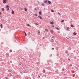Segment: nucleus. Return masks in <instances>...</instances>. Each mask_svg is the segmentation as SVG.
<instances>
[{
  "instance_id": "obj_1",
  "label": "nucleus",
  "mask_w": 79,
  "mask_h": 79,
  "mask_svg": "<svg viewBox=\"0 0 79 79\" xmlns=\"http://www.w3.org/2000/svg\"><path fill=\"white\" fill-rule=\"evenodd\" d=\"M6 8H7V10H9V6H8V5H7V6H6Z\"/></svg>"
},
{
  "instance_id": "obj_32",
  "label": "nucleus",
  "mask_w": 79,
  "mask_h": 79,
  "mask_svg": "<svg viewBox=\"0 0 79 79\" xmlns=\"http://www.w3.org/2000/svg\"><path fill=\"white\" fill-rule=\"evenodd\" d=\"M38 3L39 5H40V2H38Z\"/></svg>"
},
{
  "instance_id": "obj_35",
  "label": "nucleus",
  "mask_w": 79,
  "mask_h": 79,
  "mask_svg": "<svg viewBox=\"0 0 79 79\" xmlns=\"http://www.w3.org/2000/svg\"><path fill=\"white\" fill-rule=\"evenodd\" d=\"M0 15H2V12H0Z\"/></svg>"
},
{
  "instance_id": "obj_34",
  "label": "nucleus",
  "mask_w": 79,
  "mask_h": 79,
  "mask_svg": "<svg viewBox=\"0 0 79 79\" xmlns=\"http://www.w3.org/2000/svg\"><path fill=\"white\" fill-rule=\"evenodd\" d=\"M8 71L9 72V73H10V70H9Z\"/></svg>"
},
{
  "instance_id": "obj_39",
  "label": "nucleus",
  "mask_w": 79,
  "mask_h": 79,
  "mask_svg": "<svg viewBox=\"0 0 79 79\" xmlns=\"http://www.w3.org/2000/svg\"><path fill=\"white\" fill-rule=\"evenodd\" d=\"M52 40H51V42H52Z\"/></svg>"
},
{
  "instance_id": "obj_24",
  "label": "nucleus",
  "mask_w": 79,
  "mask_h": 79,
  "mask_svg": "<svg viewBox=\"0 0 79 79\" xmlns=\"http://www.w3.org/2000/svg\"><path fill=\"white\" fill-rule=\"evenodd\" d=\"M45 31H48V29H45Z\"/></svg>"
},
{
  "instance_id": "obj_10",
  "label": "nucleus",
  "mask_w": 79,
  "mask_h": 79,
  "mask_svg": "<svg viewBox=\"0 0 79 79\" xmlns=\"http://www.w3.org/2000/svg\"><path fill=\"white\" fill-rule=\"evenodd\" d=\"M39 15H42V14L41 12H39Z\"/></svg>"
},
{
  "instance_id": "obj_26",
  "label": "nucleus",
  "mask_w": 79,
  "mask_h": 79,
  "mask_svg": "<svg viewBox=\"0 0 79 79\" xmlns=\"http://www.w3.org/2000/svg\"><path fill=\"white\" fill-rule=\"evenodd\" d=\"M34 15H35V16H37V14H34Z\"/></svg>"
},
{
  "instance_id": "obj_28",
  "label": "nucleus",
  "mask_w": 79,
  "mask_h": 79,
  "mask_svg": "<svg viewBox=\"0 0 79 79\" xmlns=\"http://www.w3.org/2000/svg\"><path fill=\"white\" fill-rule=\"evenodd\" d=\"M44 3L42 4V5H43V6H44Z\"/></svg>"
},
{
  "instance_id": "obj_13",
  "label": "nucleus",
  "mask_w": 79,
  "mask_h": 79,
  "mask_svg": "<svg viewBox=\"0 0 79 79\" xmlns=\"http://www.w3.org/2000/svg\"><path fill=\"white\" fill-rule=\"evenodd\" d=\"M47 0H46L45 1H44V3H47Z\"/></svg>"
},
{
  "instance_id": "obj_33",
  "label": "nucleus",
  "mask_w": 79,
  "mask_h": 79,
  "mask_svg": "<svg viewBox=\"0 0 79 79\" xmlns=\"http://www.w3.org/2000/svg\"><path fill=\"white\" fill-rule=\"evenodd\" d=\"M52 38H55V37H54V36H52Z\"/></svg>"
},
{
  "instance_id": "obj_11",
  "label": "nucleus",
  "mask_w": 79,
  "mask_h": 79,
  "mask_svg": "<svg viewBox=\"0 0 79 79\" xmlns=\"http://www.w3.org/2000/svg\"><path fill=\"white\" fill-rule=\"evenodd\" d=\"M0 27L1 28H3V26L2 25V24L0 25Z\"/></svg>"
},
{
  "instance_id": "obj_40",
  "label": "nucleus",
  "mask_w": 79,
  "mask_h": 79,
  "mask_svg": "<svg viewBox=\"0 0 79 79\" xmlns=\"http://www.w3.org/2000/svg\"><path fill=\"white\" fill-rule=\"evenodd\" d=\"M68 60H70V59H68Z\"/></svg>"
},
{
  "instance_id": "obj_15",
  "label": "nucleus",
  "mask_w": 79,
  "mask_h": 79,
  "mask_svg": "<svg viewBox=\"0 0 79 79\" xmlns=\"http://www.w3.org/2000/svg\"><path fill=\"white\" fill-rule=\"evenodd\" d=\"M23 32L25 33V36H27V35L26 34V32L25 31H23Z\"/></svg>"
},
{
  "instance_id": "obj_14",
  "label": "nucleus",
  "mask_w": 79,
  "mask_h": 79,
  "mask_svg": "<svg viewBox=\"0 0 79 79\" xmlns=\"http://www.w3.org/2000/svg\"><path fill=\"white\" fill-rule=\"evenodd\" d=\"M71 26L72 27H74V26H73V25H71Z\"/></svg>"
},
{
  "instance_id": "obj_43",
  "label": "nucleus",
  "mask_w": 79,
  "mask_h": 79,
  "mask_svg": "<svg viewBox=\"0 0 79 79\" xmlns=\"http://www.w3.org/2000/svg\"><path fill=\"white\" fill-rule=\"evenodd\" d=\"M70 65L71 66H72V65L70 64Z\"/></svg>"
},
{
  "instance_id": "obj_7",
  "label": "nucleus",
  "mask_w": 79,
  "mask_h": 79,
  "mask_svg": "<svg viewBox=\"0 0 79 79\" xmlns=\"http://www.w3.org/2000/svg\"><path fill=\"white\" fill-rule=\"evenodd\" d=\"M50 23L51 24H53L54 23L53 22H50Z\"/></svg>"
},
{
  "instance_id": "obj_2",
  "label": "nucleus",
  "mask_w": 79,
  "mask_h": 79,
  "mask_svg": "<svg viewBox=\"0 0 79 79\" xmlns=\"http://www.w3.org/2000/svg\"><path fill=\"white\" fill-rule=\"evenodd\" d=\"M6 2H7V0H3V3H6Z\"/></svg>"
},
{
  "instance_id": "obj_25",
  "label": "nucleus",
  "mask_w": 79,
  "mask_h": 79,
  "mask_svg": "<svg viewBox=\"0 0 79 79\" xmlns=\"http://www.w3.org/2000/svg\"><path fill=\"white\" fill-rule=\"evenodd\" d=\"M75 73L74 71H72V73Z\"/></svg>"
},
{
  "instance_id": "obj_38",
  "label": "nucleus",
  "mask_w": 79,
  "mask_h": 79,
  "mask_svg": "<svg viewBox=\"0 0 79 79\" xmlns=\"http://www.w3.org/2000/svg\"><path fill=\"white\" fill-rule=\"evenodd\" d=\"M21 10H23V9H22V8L21 9Z\"/></svg>"
},
{
  "instance_id": "obj_44",
  "label": "nucleus",
  "mask_w": 79,
  "mask_h": 79,
  "mask_svg": "<svg viewBox=\"0 0 79 79\" xmlns=\"http://www.w3.org/2000/svg\"><path fill=\"white\" fill-rule=\"evenodd\" d=\"M33 74H35V73H33Z\"/></svg>"
},
{
  "instance_id": "obj_31",
  "label": "nucleus",
  "mask_w": 79,
  "mask_h": 79,
  "mask_svg": "<svg viewBox=\"0 0 79 79\" xmlns=\"http://www.w3.org/2000/svg\"><path fill=\"white\" fill-rule=\"evenodd\" d=\"M52 50H54V48H52Z\"/></svg>"
},
{
  "instance_id": "obj_30",
  "label": "nucleus",
  "mask_w": 79,
  "mask_h": 79,
  "mask_svg": "<svg viewBox=\"0 0 79 79\" xmlns=\"http://www.w3.org/2000/svg\"><path fill=\"white\" fill-rule=\"evenodd\" d=\"M38 34H40V31H38Z\"/></svg>"
},
{
  "instance_id": "obj_21",
  "label": "nucleus",
  "mask_w": 79,
  "mask_h": 79,
  "mask_svg": "<svg viewBox=\"0 0 79 79\" xmlns=\"http://www.w3.org/2000/svg\"><path fill=\"white\" fill-rule=\"evenodd\" d=\"M61 23H63V22H64V20H63L62 21H61Z\"/></svg>"
},
{
  "instance_id": "obj_12",
  "label": "nucleus",
  "mask_w": 79,
  "mask_h": 79,
  "mask_svg": "<svg viewBox=\"0 0 79 79\" xmlns=\"http://www.w3.org/2000/svg\"><path fill=\"white\" fill-rule=\"evenodd\" d=\"M12 14H14L15 13L14 12V11L13 10H12Z\"/></svg>"
},
{
  "instance_id": "obj_6",
  "label": "nucleus",
  "mask_w": 79,
  "mask_h": 79,
  "mask_svg": "<svg viewBox=\"0 0 79 79\" xmlns=\"http://www.w3.org/2000/svg\"><path fill=\"white\" fill-rule=\"evenodd\" d=\"M48 4H51V2L50 1H48Z\"/></svg>"
},
{
  "instance_id": "obj_27",
  "label": "nucleus",
  "mask_w": 79,
  "mask_h": 79,
  "mask_svg": "<svg viewBox=\"0 0 79 79\" xmlns=\"http://www.w3.org/2000/svg\"><path fill=\"white\" fill-rule=\"evenodd\" d=\"M43 73H45V70H43Z\"/></svg>"
},
{
  "instance_id": "obj_16",
  "label": "nucleus",
  "mask_w": 79,
  "mask_h": 79,
  "mask_svg": "<svg viewBox=\"0 0 79 79\" xmlns=\"http://www.w3.org/2000/svg\"><path fill=\"white\" fill-rule=\"evenodd\" d=\"M2 11H5V9L3 8H2Z\"/></svg>"
},
{
  "instance_id": "obj_19",
  "label": "nucleus",
  "mask_w": 79,
  "mask_h": 79,
  "mask_svg": "<svg viewBox=\"0 0 79 79\" xmlns=\"http://www.w3.org/2000/svg\"><path fill=\"white\" fill-rule=\"evenodd\" d=\"M35 25H39V24L38 23H35Z\"/></svg>"
},
{
  "instance_id": "obj_4",
  "label": "nucleus",
  "mask_w": 79,
  "mask_h": 79,
  "mask_svg": "<svg viewBox=\"0 0 79 79\" xmlns=\"http://www.w3.org/2000/svg\"><path fill=\"white\" fill-rule=\"evenodd\" d=\"M50 31L52 34H53V31L52 30H51Z\"/></svg>"
},
{
  "instance_id": "obj_17",
  "label": "nucleus",
  "mask_w": 79,
  "mask_h": 79,
  "mask_svg": "<svg viewBox=\"0 0 79 79\" xmlns=\"http://www.w3.org/2000/svg\"><path fill=\"white\" fill-rule=\"evenodd\" d=\"M51 11L52 13H54V10H51Z\"/></svg>"
},
{
  "instance_id": "obj_3",
  "label": "nucleus",
  "mask_w": 79,
  "mask_h": 79,
  "mask_svg": "<svg viewBox=\"0 0 79 79\" xmlns=\"http://www.w3.org/2000/svg\"><path fill=\"white\" fill-rule=\"evenodd\" d=\"M38 17H39V18H40V19H43V18L42 17H41V16H38Z\"/></svg>"
},
{
  "instance_id": "obj_23",
  "label": "nucleus",
  "mask_w": 79,
  "mask_h": 79,
  "mask_svg": "<svg viewBox=\"0 0 79 79\" xmlns=\"http://www.w3.org/2000/svg\"><path fill=\"white\" fill-rule=\"evenodd\" d=\"M56 29H57V30H59V28L58 27H56Z\"/></svg>"
},
{
  "instance_id": "obj_41",
  "label": "nucleus",
  "mask_w": 79,
  "mask_h": 79,
  "mask_svg": "<svg viewBox=\"0 0 79 79\" xmlns=\"http://www.w3.org/2000/svg\"><path fill=\"white\" fill-rule=\"evenodd\" d=\"M58 34H59V33H60V32H58Z\"/></svg>"
},
{
  "instance_id": "obj_29",
  "label": "nucleus",
  "mask_w": 79,
  "mask_h": 79,
  "mask_svg": "<svg viewBox=\"0 0 79 79\" xmlns=\"http://www.w3.org/2000/svg\"><path fill=\"white\" fill-rule=\"evenodd\" d=\"M34 9H35V10H37V9L36 8H35Z\"/></svg>"
},
{
  "instance_id": "obj_42",
  "label": "nucleus",
  "mask_w": 79,
  "mask_h": 79,
  "mask_svg": "<svg viewBox=\"0 0 79 79\" xmlns=\"http://www.w3.org/2000/svg\"><path fill=\"white\" fill-rule=\"evenodd\" d=\"M62 70H64V69H63Z\"/></svg>"
},
{
  "instance_id": "obj_9",
  "label": "nucleus",
  "mask_w": 79,
  "mask_h": 79,
  "mask_svg": "<svg viewBox=\"0 0 79 79\" xmlns=\"http://www.w3.org/2000/svg\"><path fill=\"white\" fill-rule=\"evenodd\" d=\"M66 30H67V31H69V27H68L67 28Z\"/></svg>"
},
{
  "instance_id": "obj_18",
  "label": "nucleus",
  "mask_w": 79,
  "mask_h": 79,
  "mask_svg": "<svg viewBox=\"0 0 79 79\" xmlns=\"http://www.w3.org/2000/svg\"><path fill=\"white\" fill-rule=\"evenodd\" d=\"M24 10H25V11H27V9H26V8H25Z\"/></svg>"
},
{
  "instance_id": "obj_36",
  "label": "nucleus",
  "mask_w": 79,
  "mask_h": 79,
  "mask_svg": "<svg viewBox=\"0 0 79 79\" xmlns=\"http://www.w3.org/2000/svg\"><path fill=\"white\" fill-rule=\"evenodd\" d=\"M52 27H54V26H52Z\"/></svg>"
},
{
  "instance_id": "obj_37",
  "label": "nucleus",
  "mask_w": 79,
  "mask_h": 79,
  "mask_svg": "<svg viewBox=\"0 0 79 79\" xmlns=\"http://www.w3.org/2000/svg\"><path fill=\"white\" fill-rule=\"evenodd\" d=\"M6 79H8V78H7L6 77Z\"/></svg>"
},
{
  "instance_id": "obj_5",
  "label": "nucleus",
  "mask_w": 79,
  "mask_h": 79,
  "mask_svg": "<svg viewBox=\"0 0 79 79\" xmlns=\"http://www.w3.org/2000/svg\"><path fill=\"white\" fill-rule=\"evenodd\" d=\"M73 34L75 35H76L77 34V33H76L74 32Z\"/></svg>"
},
{
  "instance_id": "obj_45",
  "label": "nucleus",
  "mask_w": 79,
  "mask_h": 79,
  "mask_svg": "<svg viewBox=\"0 0 79 79\" xmlns=\"http://www.w3.org/2000/svg\"><path fill=\"white\" fill-rule=\"evenodd\" d=\"M19 65H21V64H19Z\"/></svg>"
},
{
  "instance_id": "obj_22",
  "label": "nucleus",
  "mask_w": 79,
  "mask_h": 79,
  "mask_svg": "<svg viewBox=\"0 0 79 79\" xmlns=\"http://www.w3.org/2000/svg\"><path fill=\"white\" fill-rule=\"evenodd\" d=\"M58 47H56L55 48L56 50H58Z\"/></svg>"
},
{
  "instance_id": "obj_20",
  "label": "nucleus",
  "mask_w": 79,
  "mask_h": 79,
  "mask_svg": "<svg viewBox=\"0 0 79 79\" xmlns=\"http://www.w3.org/2000/svg\"><path fill=\"white\" fill-rule=\"evenodd\" d=\"M58 13L59 15H61V14H60V13L58 12Z\"/></svg>"
},
{
  "instance_id": "obj_46",
  "label": "nucleus",
  "mask_w": 79,
  "mask_h": 79,
  "mask_svg": "<svg viewBox=\"0 0 79 79\" xmlns=\"http://www.w3.org/2000/svg\"><path fill=\"white\" fill-rule=\"evenodd\" d=\"M43 39H45V38H44V37H43Z\"/></svg>"
},
{
  "instance_id": "obj_8",
  "label": "nucleus",
  "mask_w": 79,
  "mask_h": 79,
  "mask_svg": "<svg viewBox=\"0 0 79 79\" xmlns=\"http://www.w3.org/2000/svg\"><path fill=\"white\" fill-rule=\"evenodd\" d=\"M27 26H30V27H31V26L30 25H29V24H27Z\"/></svg>"
}]
</instances>
